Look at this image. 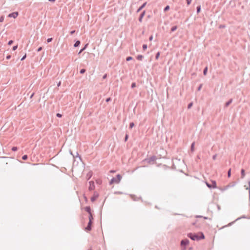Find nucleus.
<instances>
[{
    "label": "nucleus",
    "instance_id": "nucleus-42",
    "mask_svg": "<svg viewBox=\"0 0 250 250\" xmlns=\"http://www.w3.org/2000/svg\"><path fill=\"white\" fill-rule=\"evenodd\" d=\"M17 48H18V45H14L12 47V50L13 51H15V50H16L17 49Z\"/></svg>",
    "mask_w": 250,
    "mask_h": 250
},
{
    "label": "nucleus",
    "instance_id": "nucleus-50",
    "mask_svg": "<svg viewBox=\"0 0 250 250\" xmlns=\"http://www.w3.org/2000/svg\"><path fill=\"white\" fill-rule=\"evenodd\" d=\"M42 47H39L38 49H37V52H40L41 51V50H42Z\"/></svg>",
    "mask_w": 250,
    "mask_h": 250
},
{
    "label": "nucleus",
    "instance_id": "nucleus-58",
    "mask_svg": "<svg viewBox=\"0 0 250 250\" xmlns=\"http://www.w3.org/2000/svg\"><path fill=\"white\" fill-rule=\"evenodd\" d=\"M196 218H203V216H201V215H197V216H196Z\"/></svg>",
    "mask_w": 250,
    "mask_h": 250
},
{
    "label": "nucleus",
    "instance_id": "nucleus-52",
    "mask_svg": "<svg viewBox=\"0 0 250 250\" xmlns=\"http://www.w3.org/2000/svg\"><path fill=\"white\" fill-rule=\"evenodd\" d=\"M163 167H164V168H165V169H168V168H169V167L167 166V165H163Z\"/></svg>",
    "mask_w": 250,
    "mask_h": 250
},
{
    "label": "nucleus",
    "instance_id": "nucleus-29",
    "mask_svg": "<svg viewBox=\"0 0 250 250\" xmlns=\"http://www.w3.org/2000/svg\"><path fill=\"white\" fill-rule=\"evenodd\" d=\"M128 137H129V136H128V134L126 133L125 136V138H124V141L125 142L127 141L128 139Z\"/></svg>",
    "mask_w": 250,
    "mask_h": 250
},
{
    "label": "nucleus",
    "instance_id": "nucleus-20",
    "mask_svg": "<svg viewBox=\"0 0 250 250\" xmlns=\"http://www.w3.org/2000/svg\"><path fill=\"white\" fill-rule=\"evenodd\" d=\"M136 58L139 61H142L144 58V56L142 55H138Z\"/></svg>",
    "mask_w": 250,
    "mask_h": 250
},
{
    "label": "nucleus",
    "instance_id": "nucleus-25",
    "mask_svg": "<svg viewBox=\"0 0 250 250\" xmlns=\"http://www.w3.org/2000/svg\"><path fill=\"white\" fill-rule=\"evenodd\" d=\"M170 9V7L169 5H167L164 8V12H167V11L169 10Z\"/></svg>",
    "mask_w": 250,
    "mask_h": 250
},
{
    "label": "nucleus",
    "instance_id": "nucleus-11",
    "mask_svg": "<svg viewBox=\"0 0 250 250\" xmlns=\"http://www.w3.org/2000/svg\"><path fill=\"white\" fill-rule=\"evenodd\" d=\"M146 3L147 2H144L143 4H142L138 8V9L137 10V11L136 12L137 13H138L140 11H141L145 6L146 5Z\"/></svg>",
    "mask_w": 250,
    "mask_h": 250
},
{
    "label": "nucleus",
    "instance_id": "nucleus-43",
    "mask_svg": "<svg viewBox=\"0 0 250 250\" xmlns=\"http://www.w3.org/2000/svg\"><path fill=\"white\" fill-rule=\"evenodd\" d=\"M114 194H123V192L121 191H118L114 192Z\"/></svg>",
    "mask_w": 250,
    "mask_h": 250
},
{
    "label": "nucleus",
    "instance_id": "nucleus-3",
    "mask_svg": "<svg viewBox=\"0 0 250 250\" xmlns=\"http://www.w3.org/2000/svg\"><path fill=\"white\" fill-rule=\"evenodd\" d=\"M157 158L156 156H152L149 158H146L144 159V161L146 162L148 164H153V163L156 161Z\"/></svg>",
    "mask_w": 250,
    "mask_h": 250
},
{
    "label": "nucleus",
    "instance_id": "nucleus-19",
    "mask_svg": "<svg viewBox=\"0 0 250 250\" xmlns=\"http://www.w3.org/2000/svg\"><path fill=\"white\" fill-rule=\"evenodd\" d=\"M88 219H89V221H93L94 218H93V214L92 213H89Z\"/></svg>",
    "mask_w": 250,
    "mask_h": 250
},
{
    "label": "nucleus",
    "instance_id": "nucleus-13",
    "mask_svg": "<svg viewBox=\"0 0 250 250\" xmlns=\"http://www.w3.org/2000/svg\"><path fill=\"white\" fill-rule=\"evenodd\" d=\"M84 210L89 214L91 212V209L90 206H86L84 208Z\"/></svg>",
    "mask_w": 250,
    "mask_h": 250
},
{
    "label": "nucleus",
    "instance_id": "nucleus-49",
    "mask_svg": "<svg viewBox=\"0 0 250 250\" xmlns=\"http://www.w3.org/2000/svg\"><path fill=\"white\" fill-rule=\"evenodd\" d=\"M217 154H214V155L212 156V159H213V160H216V157H217Z\"/></svg>",
    "mask_w": 250,
    "mask_h": 250
},
{
    "label": "nucleus",
    "instance_id": "nucleus-32",
    "mask_svg": "<svg viewBox=\"0 0 250 250\" xmlns=\"http://www.w3.org/2000/svg\"><path fill=\"white\" fill-rule=\"evenodd\" d=\"M86 71V70L85 69H84V68H83V69H81L80 71V73L81 74H84Z\"/></svg>",
    "mask_w": 250,
    "mask_h": 250
},
{
    "label": "nucleus",
    "instance_id": "nucleus-55",
    "mask_svg": "<svg viewBox=\"0 0 250 250\" xmlns=\"http://www.w3.org/2000/svg\"><path fill=\"white\" fill-rule=\"evenodd\" d=\"M236 221L235 220L233 222H230L229 223L228 225V226H230L231 225H232V224H233Z\"/></svg>",
    "mask_w": 250,
    "mask_h": 250
},
{
    "label": "nucleus",
    "instance_id": "nucleus-7",
    "mask_svg": "<svg viewBox=\"0 0 250 250\" xmlns=\"http://www.w3.org/2000/svg\"><path fill=\"white\" fill-rule=\"evenodd\" d=\"M99 196V193L97 191H94L93 195L91 197V199H90L91 202H93L95 201H96Z\"/></svg>",
    "mask_w": 250,
    "mask_h": 250
},
{
    "label": "nucleus",
    "instance_id": "nucleus-59",
    "mask_svg": "<svg viewBox=\"0 0 250 250\" xmlns=\"http://www.w3.org/2000/svg\"><path fill=\"white\" fill-rule=\"evenodd\" d=\"M34 95V93H32L30 97V98L31 99L33 96Z\"/></svg>",
    "mask_w": 250,
    "mask_h": 250
},
{
    "label": "nucleus",
    "instance_id": "nucleus-57",
    "mask_svg": "<svg viewBox=\"0 0 250 250\" xmlns=\"http://www.w3.org/2000/svg\"><path fill=\"white\" fill-rule=\"evenodd\" d=\"M75 32V30H72L70 32V34L71 35H73V34H74Z\"/></svg>",
    "mask_w": 250,
    "mask_h": 250
},
{
    "label": "nucleus",
    "instance_id": "nucleus-27",
    "mask_svg": "<svg viewBox=\"0 0 250 250\" xmlns=\"http://www.w3.org/2000/svg\"><path fill=\"white\" fill-rule=\"evenodd\" d=\"M241 218H248L247 216H246L245 215H243V216H242L241 217H239V218H237V219L235 220V221L239 220H240V219H241ZM249 218H250V217Z\"/></svg>",
    "mask_w": 250,
    "mask_h": 250
},
{
    "label": "nucleus",
    "instance_id": "nucleus-4",
    "mask_svg": "<svg viewBox=\"0 0 250 250\" xmlns=\"http://www.w3.org/2000/svg\"><path fill=\"white\" fill-rule=\"evenodd\" d=\"M210 182H211V184H209L208 182H206V184L207 186L209 188H210V189L217 188V185H216V181L215 180H211Z\"/></svg>",
    "mask_w": 250,
    "mask_h": 250
},
{
    "label": "nucleus",
    "instance_id": "nucleus-45",
    "mask_svg": "<svg viewBox=\"0 0 250 250\" xmlns=\"http://www.w3.org/2000/svg\"><path fill=\"white\" fill-rule=\"evenodd\" d=\"M111 100L112 99L110 97H108V98H106V99L105 100V101H106V102H109L111 101Z\"/></svg>",
    "mask_w": 250,
    "mask_h": 250
},
{
    "label": "nucleus",
    "instance_id": "nucleus-39",
    "mask_svg": "<svg viewBox=\"0 0 250 250\" xmlns=\"http://www.w3.org/2000/svg\"><path fill=\"white\" fill-rule=\"evenodd\" d=\"M226 25L225 24H221L219 26V28L220 29H221V28H226Z\"/></svg>",
    "mask_w": 250,
    "mask_h": 250
},
{
    "label": "nucleus",
    "instance_id": "nucleus-18",
    "mask_svg": "<svg viewBox=\"0 0 250 250\" xmlns=\"http://www.w3.org/2000/svg\"><path fill=\"white\" fill-rule=\"evenodd\" d=\"M80 44H81V42L79 40H77L75 42L74 44V46L75 47H77L79 46Z\"/></svg>",
    "mask_w": 250,
    "mask_h": 250
},
{
    "label": "nucleus",
    "instance_id": "nucleus-60",
    "mask_svg": "<svg viewBox=\"0 0 250 250\" xmlns=\"http://www.w3.org/2000/svg\"><path fill=\"white\" fill-rule=\"evenodd\" d=\"M249 188H247L246 189H249V190H250V181H249Z\"/></svg>",
    "mask_w": 250,
    "mask_h": 250
},
{
    "label": "nucleus",
    "instance_id": "nucleus-16",
    "mask_svg": "<svg viewBox=\"0 0 250 250\" xmlns=\"http://www.w3.org/2000/svg\"><path fill=\"white\" fill-rule=\"evenodd\" d=\"M241 178L243 179L245 176V170L244 169H241Z\"/></svg>",
    "mask_w": 250,
    "mask_h": 250
},
{
    "label": "nucleus",
    "instance_id": "nucleus-35",
    "mask_svg": "<svg viewBox=\"0 0 250 250\" xmlns=\"http://www.w3.org/2000/svg\"><path fill=\"white\" fill-rule=\"evenodd\" d=\"M28 159V156L27 155H24L22 157V159L23 160H26Z\"/></svg>",
    "mask_w": 250,
    "mask_h": 250
},
{
    "label": "nucleus",
    "instance_id": "nucleus-2",
    "mask_svg": "<svg viewBox=\"0 0 250 250\" xmlns=\"http://www.w3.org/2000/svg\"><path fill=\"white\" fill-rule=\"evenodd\" d=\"M122 176L121 174H118L116 175V177H113L109 182V185H112L114 183L119 184L122 179Z\"/></svg>",
    "mask_w": 250,
    "mask_h": 250
},
{
    "label": "nucleus",
    "instance_id": "nucleus-51",
    "mask_svg": "<svg viewBox=\"0 0 250 250\" xmlns=\"http://www.w3.org/2000/svg\"><path fill=\"white\" fill-rule=\"evenodd\" d=\"M153 37L152 35H151L149 37V41H152L153 40Z\"/></svg>",
    "mask_w": 250,
    "mask_h": 250
},
{
    "label": "nucleus",
    "instance_id": "nucleus-36",
    "mask_svg": "<svg viewBox=\"0 0 250 250\" xmlns=\"http://www.w3.org/2000/svg\"><path fill=\"white\" fill-rule=\"evenodd\" d=\"M11 150L13 151H16L18 150V147L17 146H13L11 148Z\"/></svg>",
    "mask_w": 250,
    "mask_h": 250
},
{
    "label": "nucleus",
    "instance_id": "nucleus-26",
    "mask_svg": "<svg viewBox=\"0 0 250 250\" xmlns=\"http://www.w3.org/2000/svg\"><path fill=\"white\" fill-rule=\"evenodd\" d=\"M160 52H157L155 55V60H158L160 57Z\"/></svg>",
    "mask_w": 250,
    "mask_h": 250
},
{
    "label": "nucleus",
    "instance_id": "nucleus-47",
    "mask_svg": "<svg viewBox=\"0 0 250 250\" xmlns=\"http://www.w3.org/2000/svg\"><path fill=\"white\" fill-rule=\"evenodd\" d=\"M26 58V54H25L21 58V61H23L24 60H25V59Z\"/></svg>",
    "mask_w": 250,
    "mask_h": 250
},
{
    "label": "nucleus",
    "instance_id": "nucleus-41",
    "mask_svg": "<svg viewBox=\"0 0 250 250\" xmlns=\"http://www.w3.org/2000/svg\"><path fill=\"white\" fill-rule=\"evenodd\" d=\"M56 116L58 118H61L62 117V115L61 113H57L56 114Z\"/></svg>",
    "mask_w": 250,
    "mask_h": 250
},
{
    "label": "nucleus",
    "instance_id": "nucleus-62",
    "mask_svg": "<svg viewBox=\"0 0 250 250\" xmlns=\"http://www.w3.org/2000/svg\"><path fill=\"white\" fill-rule=\"evenodd\" d=\"M186 247H182V250H186Z\"/></svg>",
    "mask_w": 250,
    "mask_h": 250
},
{
    "label": "nucleus",
    "instance_id": "nucleus-54",
    "mask_svg": "<svg viewBox=\"0 0 250 250\" xmlns=\"http://www.w3.org/2000/svg\"><path fill=\"white\" fill-rule=\"evenodd\" d=\"M11 56L10 55H7L6 58V59L9 60L11 58Z\"/></svg>",
    "mask_w": 250,
    "mask_h": 250
},
{
    "label": "nucleus",
    "instance_id": "nucleus-37",
    "mask_svg": "<svg viewBox=\"0 0 250 250\" xmlns=\"http://www.w3.org/2000/svg\"><path fill=\"white\" fill-rule=\"evenodd\" d=\"M4 16L3 15L1 16L0 17V22H3L4 21Z\"/></svg>",
    "mask_w": 250,
    "mask_h": 250
},
{
    "label": "nucleus",
    "instance_id": "nucleus-30",
    "mask_svg": "<svg viewBox=\"0 0 250 250\" xmlns=\"http://www.w3.org/2000/svg\"><path fill=\"white\" fill-rule=\"evenodd\" d=\"M133 59V58L131 56H128L126 58V61L129 62Z\"/></svg>",
    "mask_w": 250,
    "mask_h": 250
},
{
    "label": "nucleus",
    "instance_id": "nucleus-17",
    "mask_svg": "<svg viewBox=\"0 0 250 250\" xmlns=\"http://www.w3.org/2000/svg\"><path fill=\"white\" fill-rule=\"evenodd\" d=\"M73 158H75L76 157H78L81 161H82V159L81 156L79 155V154L78 153V152H77L76 153V155H73Z\"/></svg>",
    "mask_w": 250,
    "mask_h": 250
},
{
    "label": "nucleus",
    "instance_id": "nucleus-12",
    "mask_svg": "<svg viewBox=\"0 0 250 250\" xmlns=\"http://www.w3.org/2000/svg\"><path fill=\"white\" fill-rule=\"evenodd\" d=\"M88 45V43H86L84 45V46L79 51L78 53V55L80 54L82 52L86 49Z\"/></svg>",
    "mask_w": 250,
    "mask_h": 250
},
{
    "label": "nucleus",
    "instance_id": "nucleus-44",
    "mask_svg": "<svg viewBox=\"0 0 250 250\" xmlns=\"http://www.w3.org/2000/svg\"><path fill=\"white\" fill-rule=\"evenodd\" d=\"M13 40H10L8 42V44L9 45H11L13 43Z\"/></svg>",
    "mask_w": 250,
    "mask_h": 250
},
{
    "label": "nucleus",
    "instance_id": "nucleus-31",
    "mask_svg": "<svg viewBox=\"0 0 250 250\" xmlns=\"http://www.w3.org/2000/svg\"><path fill=\"white\" fill-rule=\"evenodd\" d=\"M228 177L229 178L231 176V168H229L228 171Z\"/></svg>",
    "mask_w": 250,
    "mask_h": 250
},
{
    "label": "nucleus",
    "instance_id": "nucleus-5",
    "mask_svg": "<svg viewBox=\"0 0 250 250\" xmlns=\"http://www.w3.org/2000/svg\"><path fill=\"white\" fill-rule=\"evenodd\" d=\"M92 224H93V221H89L87 226L84 229V230L86 231H89L91 230Z\"/></svg>",
    "mask_w": 250,
    "mask_h": 250
},
{
    "label": "nucleus",
    "instance_id": "nucleus-14",
    "mask_svg": "<svg viewBox=\"0 0 250 250\" xmlns=\"http://www.w3.org/2000/svg\"><path fill=\"white\" fill-rule=\"evenodd\" d=\"M232 101H233L232 99H230L228 101H227L225 103V106L228 107L229 105L232 103Z\"/></svg>",
    "mask_w": 250,
    "mask_h": 250
},
{
    "label": "nucleus",
    "instance_id": "nucleus-33",
    "mask_svg": "<svg viewBox=\"0 0 250 250\" xmlns=\"http://www.w3.org/2000/svg\"><path fill=\"white\" fill-rule=\"evenodd\" d=\"M136 86V84L135 82H133L131 83V88H135V87Z\"/></svg>",
    "mask_w": 250,
    "mask_h": 250
},
{
    "label": "nucleus",
    "instance_id": "nucleus-22",
    "mask_svg": "<svg viewBox=\"0 0 250 250\" xmlns=\"http://www.w3.org/2000/svg\"><path fill=\"white\" fill-rule=\"evenodd\" d=\"M208 66H206L204 70H203V74L204 75L206 76L207 74V72H208Z\"/></svg>",
    "mask_w": 250,
    "mask_h": 250
},
{
    "label": "nucleus",
    "instance_id": "nucleus-9",
    "mask_svg": "<svg viewBox=\"0 0 250 250\" xmlns=\"http://www.w3.org/2000/svg\"><path fill=\"white\" fill-rule=\"evenodd\" d=\"M19 15V12H12L8 15V17L9 18H13L14 19L16 18Z\"/></svg>",
    "mask_w": 250,
    "mask_h": 250
},
{
    "label": "nucleus",
    "instance_id": "nucleus-28",
    "mask_svg": "<svg viewBox=\"0 0 250 250\" xmlns=\"http://www.w3.org/2000/svg\"><path fill=\"white\" fill-rule=\"evenodd\" d=\"M134 125H135L133 122L130 123L129 125V128L130 129H131L134 126Z\"/></svg>",
    "mask_w": 250,
    "mask_h": 250
},
{
    "label": "nucleus",
    "instance_id": "nucleus-24",
    "mask_svg": "<svg viewBox=\"0 0 250 250\" xmlns=\"http://www.w3.org/2000/svg\"><path fill=\"white\" fill-rule=\"evenodd\" d=\"M201 9V5L197 6V7H196V12H197V14H198L200 12Z\"/></svg>",
    "mask_w": 250,
    "mask_h": 250
},
{
    "label": "nucleus",
    "instance_id": "nucleus-53",
    "mask_svg": "<svg viewBox=\"0 0 250 250\" xmlns=\"http://www.w3.org/2000/svg\"><path fill=\"white\" fill-rule=\"evenodd\" d=\"M83 197H84L85 201L87 202L88 199H87V197L85 196L84 194L83 195Z\"/></svg>",
    "mask_w": 250,
    "mask_h": 250
},
{
    "label": "nucleus",
    "instance_id": "nucleus-15",
    "mask_svg": "<svg viewBox=\"0 0 250 250\" xmlns=\"http://www.w3.org/2000/svg\"><path fill=\"white\" fill-rule=\"evenodd\" d=\"M237 182H232L231 183H230L228 186H227V187L228 188H231V187H233L234 186H235Z\"/></svg>",
    "mask_w": 250,
    "mask_h": 250
},
{
    "label": "nucleus",
    "instance_id": "nucleus-63",
    "mask_svg": "<svg viewBox=\"0 0 250 250\" xmlns=\"http://www.w3.org/2000/svg\"><path fill=\"white\" fill-rule=\"evenodd\" d=\"M61 83V82L60 81V82L58 83V84H57V86H60Z\"/></svg>",
    "mask_w": 250,
    "mask_h": 250
},
{
    "label": "nucleus",
    "instance_id": "nucleus-46",
    "mask_svg": "<svg viewBox=\"0 0 250 250\" xmlns=\"http://www.w3.org/2000/svg\"><path fill=\"white\" fill-rule=\"evenodd\" d=\"M186 0L187 3L188 5H189L191 3V1H192V0Z\"/></svg>",
    "mask_w": 250,
    "mask_h": 250
},
{
    "label": "nucleus",
    "instance_id": "nucleus-1",
    "mask_svg": "<svg viewBox=\"0 0 250 250\" xmlns=\"http://www.w3.org/2000/svg\"><path fill=\"white\" fill-rule=\"evenodd\" d=\"M188 237L193 241H199L205 239V237L202 232H199L198 234L195 233H188L187 235Z\"/></svg>",
    "mask_w": 250,
    "mask_h": 250
},
{
    "label": "nucleus",
    "instance_id": "nucleus-38",
    "mask_svg": "<svg viewBox=\"0 0 250 250\" xmlns=\"http://www.w3.org/2000/svg\"><path fill=\"white\" fill-rule=\"evenodd\" d=\"M192 105H193V103L192 102L189 103L188 105V108L190 109L191 107V106H192Z\"/></svg>",
    "mask_w": 250,
    "mask_h": 250
},
{
    "label": "nucleus",
    "instance_id": "nucleus-6",
    "mask_svg": "<svg viewBox=\"0 0 250 250\" xmlns=\"http://www.w3.org/2000/svg\"><path fill=\"white\" fill-rule=\"evenodd\" d=\"M189 240L188 239H184L181 240V247H186L189 244Z\"/></svg>",
    "mask_w": 250,
    "mask_h": 250
},
{
    "label": "nucleus",
    "instance_id": "nucleus-40",
    "mask_svg": "<svg viewBox=\"0 0 250 250\" xmlns=\"http://www.w3.org/2000/svg\"><path fill=\"white\" fill-rule=\"evenodd\" d=\"M53 38H49L47 39V42L48 43L52 41Z\"/></svg>",
    "mask_w": 250,
    "mask_h": 250
},
{
    "label": "nucleus",
    "instance_id": "nucleus-10",
    "mask_svg": "<svg viewBox=\"0 0 250 250\" xmlns=\"http://www.w3.org/2000/svg\"><path fill=\"white\" fill-rule=\"evenodd\" d=\"M145 14H146V11H145V10L142 11V13L140 14L139 17V19H138L139 21L140 22H142V19L144 18Z\"/></svg>",
    "mask_w": 250,
    "mask_h": 250
},
{
    "label": "nucleus",
    "instance_id": "nucleus-48",
    "mask_svg": "<svg viewBox=\"0 0 250 250\" xmlns=\"http://www.w3.org/2000/svg\"><path fill=\"white\" fill-rule=\"evenodd\" d=\"M202 87V84H200L197 88L198 91H200Z\"/></svg>",
    "mask_w": 250,
    "mask_h": 250
},
{
    "label": "nucleus",
    "instance_id": "nucleus-21",
    "mask_svg": "<svg viewBox=\"0 0 250 250\" xmlns=\"http://www.w3.org/2000/svg\"><path fill=\"white\" fill-rule=\"evenodd\" d=\"M194 145H195L194 142H193L191 145L190 150L191 152H193L194 151Z\"/></svg>",
    "mask_w": 250,
    "mask_h": 250
},
{
    "label": "nucleus",
    "instance_id": "nucleus-56",
    "mask_svg": "<svg viewBox=\"0 0 250 250\" xmlns=\"http://www.w3.org/2000/svg\"><path fill=\"white\" fill-rule=\"evenodd\" d=\"M107 77V74H105L103 76V79H106Z\"/></svg>",
    "mask_w": 250,
    "mask_h": 250
},
{
    "label": "nucleus",
    "instance_id": "nucleus-61",
    "mask_svg": "<svg viewBox=\"0 0 250 250\" xmlns=\"http://www.w3.org/2000/svg\"><path fill=\"white\" fill-rule=\"evenodd\" d=\"M48 1L51 2H54L56 0H48Z\"/></svg>",
    "mask_w": 250,
    "mask_h": 250
},
{
    "label": "nucleus",
    "instance_id": "nucleus-64",
    "mask_svg": "<svg viewBox=\"0 0 250 250\" xmlns=\"http://www.w3.org/2000/svg\"><path fill=\"white\" fill-rule=\"evenodd\" d=\"M69 152H70V154L71 155H72V156H73V155H74V154H73V153H72V150H69Z\"/></svg>",
    "mask_w": 250,
    "mask_h": 250
},
{
    "label": "nucleus",
    "instance_id": "nucleus-23",
    "mask_svg": "<svg viewBox=\"0 0 250 250\" xmlns=\"http://www.w3.org/2000/svg\"><path fill=\"white\" fill-rule=\"evenodd\" d=\"M177 29V26L174 25L172 26L171 28V32H174L176 29Z\"/></svg>",
    "mask_w": 250,
    "mask_h": 250
},
{
    "label": "nucleus",
    "instance_id": "nucleus-8",
    "mask_svg": "<svg viewBox=\"0 0 250 250\" xmlns=\"http://www.w3.org/2000/svg\"><path fill=\"white\" fill-rule=\"evenodd\" d=\"M89 187H88V190L89 191H92L95 189V184L94 182L93 181H90L89 182Z\"/></svg>",
    "mask_w": 250,
    "mask_h": 250
},
{
    "label": "nucleus",
    "instance_id": "nucleus-34",
    "mask_svg": "<svg viewBox=\"0 0 250 250\" xmlns=\"http://www.w3.org/2000/svg\"><path fill=\"white\" fill-rule=\"evenodd\" d=\"M142 48H143V49L144 50H146V49H147V44H144L143 45Z\"/></svg>",
    "mask_w": 250,
    "mask_h": 250
}]
</instances>
